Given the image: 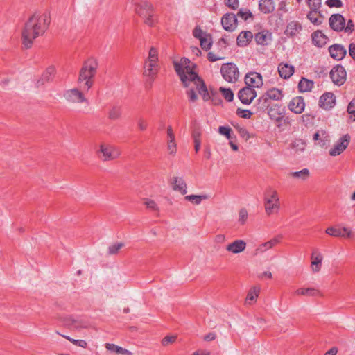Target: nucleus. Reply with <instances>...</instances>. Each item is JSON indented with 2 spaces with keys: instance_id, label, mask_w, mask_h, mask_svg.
Instances as JSON below:
<instances>
[{
  "instance_id": "1",
  "label": "nucleus",
  "mask_w": 355,
  "mask_h": 355,
  "mask_svg": "<svg viewBox=\"0 0 355 355\" xmlns=\"http://www.w3.org/2000/svg\"><path fill=\"white\" fill-rule=\"evenodd\" d=\"M174 67L176 73L180 78L184 87H188L187 94L191 102H195L198 99L196 90L202 97L205 101L210 99V95L204 81L192 71L189 66L190 61L187 58H182L180 62H174Z\"/></svg>"
},
{
  "instance_id": "2",
  "label": "nucleus",
  "mask_w": 355,
  "mask_h": 355,
  "mask_svg": "<svg viewBox=\"0 0 355 355\" xmlns=\"http://www.w3.org/2000/svg\"><path fill=\"white\" fill-rule=\"evenodd\" d=\"M50 24V18L46 14L35 13L32 15L21 29L22 45L30 49L34 40L42 35Z\"/></svg>"
},
{
  "instance_id": "3",
  "label": "nucleus",
  "mask_w": 355,
  "mask_h": 355,
  "mask_svg": "<svg viewBox=\"0 0 355 355\" xmlns=\"http://www.w3.org/2000/svg\"><path fill=\"white\" fill-rule=\"evenodd\" d=\"M97 67V62L94 59H89L85 62L80 69L78 80V85L81 90L89 91L92 87L94 83L93 78L96 74Z\"/></svg>"
},
{
  "instance_id": "4",
  "label": "nucleus",
  "mask_w": 355,
  "mask_h": 355,
  "mask_svg": "<svg viewBox=\"0 0 355 355\" xmlns=\"http://www.w3.org/2000/svg\"><path fill=\"white\" fill-rule=\"evenodd\" d=\"M131 3L135 6L137 13L141 16L144 23L148 26H153L157 23V17L153 6L146 0H131Z\"/></svg>"
},
{
  "instance_id": "5",
  "label": "nucleus",
  "mask_w": 355,
  "mask_h": 355,
  "mask_svg": "<svg viewBox=\"0 0 355 355\" xmlns=\"http://www.w3.org/2000/svg\"><path fill=\"white\" fill-rule=\"evenodd\" d=\"M144 68V75L154 80L159 70L158 50L156 48L151 47L150 49Z\"/></svg>"
},
{
  "instance_id": "6",
  "label": "nucleus",
  "mask_w": 355,
  "mask_h": 355,
  "mask_svg": "<svg viewBox=\"0 0 355 355\" xmlns=\"http://www.w3.org/2000/svg\"><path fill=\"white\" fill-rule=\"evenodd\" d=\"M264 208L268 216L277 214L281 205L277 191L268 190L264 195Z\"/></svg>"
},
{
  "instance_id": "7",
  "label": "nucleus",
  "mask_w": 355,
  "mask_h": 355,
  "mask_svg": "<svg viewBox=\"0 0 355 355\" xmlns=\"http://www.w3.org/2000/svg\"><path fill=\"white\" fill-rule=\"evenodd\" d=\"M98 157L103 162L113 161L118 159L121 155V150L115 145L102 143L99 149L96 151Z\"/></svg>"
},
{
  "instance_id": "8",
  "label": "nucleus",
  "mask_w": 355,
  "mask_h": 355,
  "mask_svg": "<svg viewBox=\"0 0 355 355\" xmlns=\"http://www.w3.org/2000/svg\"><path fill=\"white\" fill-rule=\"evenodd\" d=\"M227 45V42L224 37L219 40L216 45L215 49L209 52L207 54V58L210 62H216L222 60L225 58V51Z\"/></svg>"
},
{
  "instance_id": "9",
  "label": "nucleus",
  "mask_w": 355,
  "mask_h": 355,
  "mask_svg": "<svg viewBox=\"0 0 355 355\" xmlns=\"http://www.w3.org/2000/svg\"><path fill=\"white\" fill-rule=\"evenodd\" d=\"M220 73L223 78L229 83H234L238 80L239 71L237 67L232 63L222 65Z\"/></svg>"
},
{
  "instance_id": "10",
  "label": "nucleus",
  "mask_w": 355,
  "mask_h": 355,
  "mask_svg": "<svg viewBox=\"0 0 355 355\" xmlns=\"http://www.w3.org/2000/svg\"><path fill=\"white\" fill-rule=\"evenodd\" d=\"M84 92L77 88L68 89L64 93V97L68 102L73 103H87V100L83 94Z\"/></svg>"
},
{
  "instance_id": "11",
  "label": "nucleus",
  "mask_w": 355,
  "mask_h": 355,
  "mask_svg": "<svg viewBox=\"0 0 355 355\" xmlns=\"http://www.w3.org/2000/svg\"><path fill=\"white\" fill-rule=\"evenodd\" d=\"M330 77L334 84L340 86L346 80L347 73L343 66L337 64L331 70Z\"/></svg>"
},
{
  "instance_id": "12",
  "label": "nucleus",
  "mask_w": 355,
  "mask_h": 355,
  "mask_svg": "<svg viewBox=\"0 0 355 355\" xmlns=\"http://www.w3.org/2000/svg\"><path fill=\"white\" fill-rule=\"evenodd\" d=\"M302 29V25L299 21L292 20L287 23L284 33L288 38H295L300 36Z\"/></svg>"
},
{
  "instance_id": "13",
  "label": "nucleus",
  "mask_w": 355,
  "mask_h": 355,
  "mask_svg": "<svg viewBox=\"0 0 355 355\" xmlns=\"http://www.w3.org/2000/svg\"><path fill=\"white\" fill-rule=\"evenodd\" d=\"M350 141V136L348 134L342 136L338 141L330 150L329 154L331 156L340 155L348 146Z\"/></svg>"
},
{
  "instance_id": "14",
  "label": "nucleus",
  "mask_w": 355,
  "mask_h": 355,
  "mask_svg": "<svg viewBox=\"0 0 355 355\" xmlns=\"http://www.w3.org/2000/svg\"><path fill=\"white\" fill-rule=\"evenodd\" d=\"M289 110L295 114H302L305 109V102L302 96L293 97L288 104Z\"/></svg>"
},
{
  "instance_id": "15",
  "label": "nucleus",
  "mask_w": 355,
  "mask_h": 355,
  "mask_svg": "<svg viewBox=\"0 0 355 355\" xmlns=\"http://www.w3.org/2000/svg\"><path fill=\"white\" fill-rule=\"evenodd\" d=\"M311 270L313 273L320 271L322 268V262L323 260V255L318 248L313 250L311 254Z\"/></svg>"
},
{
  "instance_id": "16",
  "label": "nucleus",
  "mask_w": 355,
  "mask_h": 355,
  "mask_svg": "<svg viewBox=\"0 0 355 355\" xmlns=\"http://www.w3.org/2000/svg\"><path fill=\"white\" fill-rule=\"evenodd\" d=\"M285 110L282 105L278 104H272L268 107V114L271 120L276 122L282 121L284 116Z\"/></svg>"
},
{
  "instance_id": "17",
  "label": "nucleus",
  "mask_w": 355,
  "mask_h": 355,
  "mask_svg": "<svg viewBox=\"0 0 355 355\" xmlns=\"http://www.w3.org/2000/svg\"><path fill=\"white\" fill-rule=\"evenodd\" d=\"M325 232L328 235L334 237L352 238L354 236V233L345 227L343 228L329 227L326 229Z\"/></svg>"
},
{
  "instance_id": "18",
  "label": "nucleus",
  "mask_w": 355,
  "mask_h": 355,
  "mask_svg": "<svg viewBox=\"0 0 355 355\" xmlns=\"http://www.w3.org/2000/svg\"><path fill=\"white\" fill-rule=\"evenodd\" d=\"M254 40L258 45L267 46L272 41V33L268 30L263 29L254 33Z\"/></svg>"
},
{
  "instance_id": "19",
  "label": "nucleus",
  "mask_w": 355,
  "mask_h": 355,
  "mask_svg": "<svg viewBox=\"0 0 355 355\" xmlns=\"http://www.w3.org/2000/svg\"><path fill=\"white\" fill-rule=\"evenodd\" d=\"M329 26L335 31H341L345 25V19L340 14H333L329 19Z\"/></svg>"
},
{
  "instance_id": "20",
  "label": "nucleus",
  "mask_w": 355,
  "mask_h": 355,
  "mask_svg": "<svg viewBox=\"0 0 355 355\" xmlns=\"http://www.w3.org/2000/svg\"><path fill=\"white\" fill-rule=\"evenodd\" d=\"M263 85L261 76L256 72L245 74V86L254 89L259 88Z\"/></svg>"
},
{
  "instance_id": "21",
  "label": "nucleus",
  "mask_w": 355,
  "mask_h": 355,
  "mask_svg": "<svg viewBox=\"0 0 355 355\" xmlns=\"http://www.w3.org/2000/svg\"><path fill=\"white\" fill-rule=\"evenodd\" d=\"M336 105V96L332 92L323 94L319 100V105L324 110H330Z\"/></svg>"
},
{
  "instance_id": "22",
  "label": "nucleus",
  "mask_w": 355,
  "mask_h": 355,
  "mask_svg": "<svg viewBox=\"0 0 355 355\" xmlns=\"http://www.w3.org/2000/svg\"><path fill=\"white\" fill-rule=\"evenodd\" d=\"M221 24L223 28L228 31H233L237 25V19L234 14H225L221 19Z\"/></svg>"
},
{
  "instance_id": "23",
  "label": "nucleus",
  "mask_w": 355,
  "mask_h": 355,
  "mask_svg": "<svg viewBox=\"0 0 355 355\" xmlns=\"http://www.w3.org/2000/svg\"><path fill=\"white\" fill-rule=\"evenodd\" d=\"M314 141H318L317 145L322 148H327L330 144V136L324 130H321L315 132L313 136Z\"/></svg>"
},
{
  "instance_id": "24",
  "label": "nucleus",
  "mask_w": 355,
  "mask_h": 355,
  "mask_svg": "<svg viewBox=\"0 0 355 355\" xmlns=\"http://www.w3.org/2000/svg\"><path fill=\"white\" fill-rule=\"evenodd\" d=\"M329 52L331 57L336 60H342L347 54V50L345 48L343 45L338 44L330 46L329 47Z\"/></svg>"
},
{
  "instance_id": "25",
  "label": "nucleus",
  "mask_w": 355,
  "mask_h": 355,
  "mask_svg": "<svg viewBox=\"0 0 355 355\" xmlns=\"http://www.w3.org/2000/svg\"><path fill=\"white\" fill-rule=\"evenodd\" d=\"M172 189L182 195L187 193V186L184 180L181 177H173L171 180Z\"/></svg>"
},
{
  "instance_id": "26",
  "label": "nucleus",
  "mask_w": 355,
  "mask_h": 355,
  "mask_svg": "<svg viewBox=\"0 0 355 355\" xmlns=\"http://www.w3.org/2000/svg\"><path fill=\"white\" fill-rule=\"evenodd\" d=\"M282 235H278L271 240L261 244L257 247L254 251V255H257L259 253H263L269 249H271L273 246L279 243L282 239Z\"/></svg>"
},
{
  "instance_id": "27",
  "label": "nucleus",
  "mask_w": 355,
  "mask_h": 355,
  "mask_svg": "<svg viewBox=\"0 0 355 355\" xmlns=\"http://www.w3.org/2000/svg\"><path fill=\"white\" fill-rule=\"evenodd\" d=\"M65 325L73 330H79L87 327V323L85 320L77 318L70 317L65 321Z\"/></svg>"
},
{
  "instance_id": "28",
  "label": "nucleus",
  "mask_w": 355,
  "mask_h": 355,
  "mask_svg": "<svg viewBox=\"0 0 355 355\" xmlns=\"http://www.w3.org/2000/svg\"><path fill=\"white\" fill-rule=\"evenodd\" d=\"M55 73V69L53 66H50L46 68L42 73L41 78L37 81V86L40 87L44 85L46 83L51 81Z\"/></svg>"
},
{
  "instance_id": "29",
  "label": "nucleus",
  "mask_w": 355,
  "mask_h": 355,
  "mask_svg": "<svg viewBox=\"0 0 355 355\" xmlns=\"http://www.w3.org/2000/svg\"><path fill=\"white\" fill-rule=\"evenodd\" d=\"M264 101L266 102L267 100H273V101H281L284 97V94L282 90L276 88V87H272L267 90V92L265 93L264 96Z\"/></svg>"
},
{
  "instance_id": "30",
  "label": "nucleus",
  "mask_w": 355,
  "mask_h": 355,
  "mask_svg": "<svg viewBox=\"0 0 355 355\" xmlns=\"http://www.w3.org/2000/svg\"><path fill=\"white\" fill-rule=\"evenodd\" d=\"M313 44L318 47L324 46L327 41L328 37L321 31H316L311 35Z\"/></svg>"
},
{
  "instance_id": "31",
  "label": "nucleus",
  "mask_w": 355,
  "mask_h": 355,
  "mask_svg": "<svg viewBox=\"0 0 355 355\" xmlns=\"http://www.w3.org/2000/svg\"><path fill=\"white\" fill-rule=\"evenodd\" d=\"M278 72L282 78L288 79L293 74L294 67L288 63L282 62L278 66Z\"/></svg>"
},
{
  "instance_id": "32",
  "label": "nucleus",
  "mask_w": 355,
  "mask_h": 355,
  "mask_svg": "<svg viewBox=\"0 0 355 355\" xmlns=\"http://www.w3.org/2000/svg\"><path fill=\"white\" fill-rule=\"evenodd\" d=\"M275 9V4L273 0H260L259 2V10L263 14L272 13Z\"/></svg>"
},
{
  "instance_id": "33",
  "label": "nucleus",
  "mask_w": 355,
  "mask_h": 355,
  "mask_svg": "<svg viewBox=\"0 0 355 355\" xmlns=\"http://www.w3.org/2000/svg\"><path fill=\"white\" fill-rule=\"evenodd\" d=\"M260 286H254L251 287L245 296V304H253L256 302L257 298L260 293Z\"/></svg>"
},
{
  "instance_id": "34",
  "label": "nucleus",
  "mask_w": 355,
  "mask_h": 355,
  "mask_svg": "<svg viewBox=\"0 0 355 355\" xmlns=\"http://www.w3.org/2000/svg\"><path fill=\"white\" fill-rule=\"evenodd\" d=\"M295 295L311 297L322 295V293L315 288H300L295 291Z\"/></svg>"
},
{
  "instance_id": "35",
  "label": "nucleus",
  "mask_w": 355,
  "mask_h": 355,
  "mask_svg": "<svg viewBox=\"0 0 355 355\" xmlns=\"http://www.w3.org/2000/svg\"><path fill=\"white\" fill-rule=\"evenodd\" d=\"M306 17L315 26H319L322 23L323 16L320 10H309Z\"/></svg>"
},
{
  "instance_id": "36",
  "label": "nucleus",
  "mask_w": 355,
  "mask_h": 355,
  "mask_svg": "<svg viewBox=\"0 0 355 355\" xmlns=\"http://www.w3.org/2000/svg\"><path fill=\"white\" fill-rule=\"evenodd\" d=\"M226 250L234 254L240 253L244 250V241L236 240L227 245Z\"/></svg>"
},
{
  "instance_id": "37",
  "label": "nucleus",
  "mask_w": 355,
  "mask_h": 355,
  "mask_svg": "<svg viewBox=\"0 0 355 355\" xmlns=\"http://www.w3.org/2000/svg\"><path fill=\"white\" fill-rule=\"evenodd\" d=\"M314 83L313 80L306 78H302L298 83V90L300 93L310 92L313 87Z\"/></svg>"
},
{
  "instance_id": "38",
  "label": "nucleus",
  "mask_w": 355,
  "mask_h": 355,
  "mask_svg": "<svg viewBox=\"0 0 355 355\" xmlns=\"http://www.w3.org/2000/svg\"><path fill=\"white\" fill-rule=\"evenodd\" d=\"M106 349L109 351L110 353L112 354H118L122 355H132V353L128 351V349L117 346L114 344L106 343L105 344Z\"/></svg>"
},
{
  "instance_id": "39",
  "label": "nucleus",
  "mask_w": 355,
  "mask_h": 355,
  "mask_svg": "<svg viewBox=\"0 0 355 355\" xmlns=\"http://www.w3.org/2000/svg\"><path fill=\"white\" fill-rule=\"evenodd\" d=\"M122 109L120 105H114L108 110L107 116L110 120L116 121L121 118Z\"/></svg>"
},
{
  "instance_id": "40",
  "label": "nucleus",
  "mask_w": 355,
  "mask_h": 355,
  "mask_svg": "<svg viewBox=\"0 0 355 355\" xmlns=\"http://www.w3.org/2000/svg\"><path fill=\"white\" fill-rule=\"evenodd\" d=\"M209 196L207 194L202 195H189L184 197V199L189 202H192L194 205H199L203 200H206L209 198Z\"/></svg>"
},
{
  "instance_id": "41",
  "label": "nucleus",
  "mask_w": 355,
  "mask_h": 355,
  "mask_svg": "<svg viewBox=\"0 0 355 355\" xmlns=\"http://www.w3.org/2000/svg\"><path fill=\"white\" fill-rule=\"evenodd\" d=\"M306 146V142L302 139H296L291 144V148L296 153H302Z\"/></svg>"
},
{
  "instance_id": "42",
  "label": "nucleus",
  "mask_w": 355,
  "mask_h": 355,
  "mask_svg": "<svg viewBox=\"0 0 355 355\" xmlns=\"http://www.w3.org/2000/svg\"><path fill=\"white\" fill-rule=\"evenodd\" d=\"M290 175L295 178H298L302 180H306L309 178L310 173L309 169L303 168L301 171L291 173Z\"/></svg>"
},
{
  "instance_id": "43",
  "label": "nucleus",
  "mask_w": 355,
  "mask_h": 355,
  "mask_svg": "<svg viewBox=\"0 0 355 355\" xmlns=\"http://www.w3.org/2000/svg\"><path fill=\"white\" fill-rule=\"evenodd\" d=\"M256 96L257 92L255 89L245 86V105L251 103Z\"/></svg>"
},
{
  "instance_id": "44",
  "label": "nucleus",
  "mask_w": 355,
  "mask_h": 355,
  "mask_svg": "<svg viewBox=\"0 0 355 355\" xmlns=\"http://www.w3.org/2000/svg\"><path fill=\"white\" fill-rule=\"evenodd\" d=\"M143 203L146 207V208L154 211H159V207L156 202L150 198H145L143 199Z\"/></svg>"
},
{
  "instance_id": "45",
  "label": "nucleus",
  "mask_w": 355,
  "mask_h": 355,
  "mask_svg": "<svg viewBox=\"0 0 355 355\" xmlns=\"http://www.w3.org/2000/svg\"><path fill=\"white\" fill-rule=\"evenodd\" d=\"M310 10H320L322 6V0H306Z\"/></svg>"
},
{
  "instance_id": "46",
  "label": "nucleus",
  "mask_w": 355,
  "mask_h": 355,
  "mask_svg": "<svg viewBox=\"0 0 355 355\" xmlns=\"http://www.w3.org/2000/svg\"><path fill=\"white\" fill-rule=\"evenodd\" d=\"M200 46L202 49L208 50L211 48L212 44V38L209 34L207 35V37H204L200 40Z\"/></svg>"
},
{
  "instance_id": "47",
  "label": "nucleus",
  "mask_w": 355,
  "mask_h": 355,
  "mask_svg": "<svg viewBox=\"0 0 355 355\" xmlns=\"http://www.w3.org/2000/svg\"><path fill=\"white\" fill-rule=\"evenodd\" d=\"M218 132L225 136L230 141L232 139V129L228 126H220L218 128Z\"/></svg>"
},
{
  "instance_id": "48",
  "label": "nucleus",
  "mask_w": 355,
  "mask_h": 355,
  "mask_svg": "<svg viewBox=\"0 0 355 355\" xmlns=\"http://www.w3.org/2000/svg\"><path fill=\"white\" fill-rule=\"evenodd\" d=\"M124 246L123 243H116L110 245L108 248L109 254H116L118 253L119 250Z\"/></svg>"
},
{
  "instance_id": "49",
  "label": "nucleus",
  "mask_w": 355,
  "mask_h": 355,
  "mask_svg": "<svg viewBox=\"0 0 355 355\" xmlns=\"http://www.w3.org/2000/svg\"><path fill=\"white\" fill-rule=\"evenodd\" d=\"M64 338L69 340L71 343H72L76 346L81 347L83 348H85L87 347V343L84 340H78V339H73L68 336L62 335Z\"/></svg>"
},
{
  "instance_id": "50",
  "label": "nucleus",
  "mask_w": 355,
  "mask_h": 355,
  "mask_svg": "<svg viewBox=\"0 0 355 355\" xmlns=\"http://www.w3.org/2000/svg\"><path fill=\"white\" fill-rule=\"evenodd\" d=\"M220 91L225 100H227L229 102L233 100L234 94L230 89H226L221 87H220Z\"/></svg>"
},
{
  "instance_id": "51",
  "label": "nucleus",
  "mask_w": 355,
  "mask_h": 355,
  "mask_svg": "<svg viewBox=\"0 0 355 355\" xmlns=\"http://www.w3.org/2000/svg\"><path fill=\"white\" fill-rule=\"evenodd\" d=\"M177 336L175 335H168L165 336L162 341V344L164 346H168L173 343L176 340Z\"/></svg>"
},
{
  "instance_id": "52",
  "label": "nucleus",
  "mask_w": 355,
  "mask_h": 355,
  "mask_svg": "<svg viewBox=\"0 0 355 355\" xmlns=\"http://www.w3.org/2000/svg\"><path fill=\"white\" fill-rule=\"evenodd\" d=\"M325 4L329 8H341L343 6L341 0H327Z\"/></svg>"
},
{
  "instance_id": "53",
  "label": "nucleus",
  "mask_w": 355,
  "mask_h": 355,
  "mask_svg": "<svg viewBox=\"0 0 355 355\" xmlns=\"http://www.w3.org/2000/svg\"><path fill=\"white\" fill-rule=\"evenodd\" d=\"M207 34L208 33L204 32L200 28L198 27L195 28L193 31V35L199 40H200L204 37H207Z\"/></svg>"
},
{
  "instance_id": "54",
  "label": "nucleus",
  "mask_w": 355,
  "mask_h": 355,
  "mask_svg": "<svg viewBox=\"0 0 355 355\" xmlns=\"http://www.w3.org/2000/svg\"><path fill=\"white\" fill-rule=\"evenodd\" d=\"M167 150L170 155H175L177 152V144L175 141H167Z\"/></svg>"
},
{
  "instance_id": "55",
  "label": "nucleus",
  "mask_w": 355,
  "mask_h": 355,
  "mask_svg": "<svg viewBox=\"0 0 355 355\" xmlns=\"http://www.w3.org/2000/svg\"><path fill=\"white\" fill-rule=\"evenodd\" d=\"M166 133H167V141H170V142L175 141V134H174L173 130L171 126L169 125L167 127Z\"/></svg>"
},
{
  "instance_id": "56",
  "label": "nucleus",
  "mask_w": 355,
  "mask_h": 355,
  "mask_svg": "<svg viewBox=\"0 0 355 355\" xmlns=\"http://www.w3.org/2000/svg\"><path fill=\"white\" fill-rule=\"evenodd\" d=\"M225 5L232 9H236L239 6V0H224Z\"/></svg>"
},
{
  "instance_id": "57",
  "label": "nucleus",
  "mask_w": 355,
  "mask_h": 355,
  "mask_svg": "<svg viewBox=\"0 0 355 355\" xmlns=\"http://www.w3.org/2000/svg\"><path fill=\"white\" fill-rule=\"evenodd\" d=\"M301 118H302V121L305 125H307L308 123H309L314 119V116H313L311 114H303L301 116Z\"/></svg>"
},
{
  "instance_id": "58",
  "label": "nucleus",
  "mask_w": 355,
  "mask_h": 355,
  "mask_svg": "<svg viewBox=\"0 0 355 355\" xmlns=\"http://www.w3.org/2000/svg\"><path fill=\"white\" fill-rule=\"evenodd\" d=\"M137 125L140 130L144 131L147 128L148 123L144 119H139L137 121Z\"/></svg>"
},
{
  "instance_id": "59",
  "label": "nucleus",
  "mask_w": 355,
  "mask_h": 355,
  "mask_svg": "<svg viewBox=\"0 0 355 355\" xmlns=\"http://www.w3.org/2000/svg\"><path fill=\"white\" fill-rule=\"evenodd\" d=\"M345 32L347 33H352L354 31V23L352 19H349L346 26H345L344 29Z\"/></svg>"
},
{
  "instance_id": "60",
  "label": "nucleus",
  "mask_w": 355,
  "mask_h": 355,
  "mask_svg": "<svg viewBox=\"0 0 355 355\" xmlns=\"http://www.w3.org/2000/svg\"><path fill=\"white\" fill-rule=\"evenodd\" d=\"M238 46H244V31H241L236 39Z\"/></svg>"
},
{
  "instance_id": "61",
  "label": "nucleus",
  "mask_w": 355,
  "mask_h": 355,
  "mask_svg": "<svg viewBox=\"0 0 355 355\" xmlns=\"http://www.w3.org/2000/svg\"><path fill=\"white\" fill-rule=\"evenodd\" d=\"M216 338V335L215 333L214 332H210L207 334H206L205 336H204V340L205 341H207V342H209V341H212L214 340H215Z\"/></svg>"
},
{
  "instance_id": "62",
  "label": "nucleus",
  "mask_w": 355,
  "mask_h": 355,
  "mask_svg": "<svg viewBox=\"0 0 355 355\" xmlns=\"http://www.w3.org/2000/svg\"><path fill=\"white\" fill-rule=\"evenodd\" d=\"M349 53L352 58L355 60V44L351 43L349 46Z\"/></svg>"
},
{
  "instance_id": "63",
  "label": "nucleus",
  "mask_w": 355,
  "mask_h": 355,
  "mask_svg": "<svg viewBox=\"0 0 355 355\" xmlns=\"http://www.w3.org/2000/svg\"><path fill=\"white\" fill-rule=\"evenodd\" d=\"M254 38V34H253L251 31H245V42H250L252 38Z\"/></svg>"
},
{
  "instance_id": "64",
  "label": "nucleus",
  "mask_w": 355,
  "mask_h": 355,
  "mask_svg": "<svg viewBox=\"0 0 355 355\" xmlns=\"http://www.w3.org/2000/svg\"><path fill=\"white\" fill-rule=\"evenodd\" d=\"M225 241V236L224 234H218L215 237V241L218 243H223Z\"/></svg>"
}]
</instances>
